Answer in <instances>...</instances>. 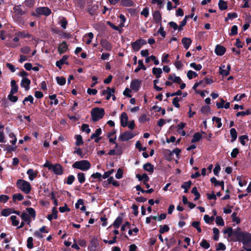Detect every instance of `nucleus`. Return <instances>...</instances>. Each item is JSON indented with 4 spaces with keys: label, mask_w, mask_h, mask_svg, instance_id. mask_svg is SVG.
Segmentation results:
<instances>
[{
    "label": "nucleus",
    "mask_w": 251,
    "mask_h": 251,
    "mask_svg": "<svg viewBox=\"0 0 251 251\" xmlns=\"http://www.w3.org/2000/svg\"><path fill=\"white\" fill-rule=\"evenodd\" d=\"M244 232L240 227H237L234 230L231 227H228L224 231L225 233L227 234L229 240L232 241H240Z\"/></svg>",
    "instance_id": "f257e3e1"
},
{
    "label": "nucleus",
    "mask_w": 251,
    "mask_h": 251,
    "mask_svg": "<svg viewBox=\"0 0 251 251\" xmlns=\"http://www.w3.org/2000/svg\"><path fill=\"white\" fill-rule=\"evenodd\" d=\"M73 168L77 169L82 171L88 170L91 167V164L86 160L75 161L73 165Z\"/></svg>",
    "instance_id": "f03ea898"
},
{
    "label": "nucleus",
    "mask_w": 251,
    "mask_h": 251,
    "mask_svg": "<svg viewBox=\"0 0 251 251\" xmlns=\"http://www.w3.org/2000/svg\"><path fill=\"white\" fill-rule=\"evenodd\" d=\"M104 110L102 108L96 107L92 109L91 115L93 120L97 121L102 118L104 115Z\"/></svg>",
    "instance_id": "7ed1b4c3"
},
{
    "label": "nucleus",
    "mask_w": 251,
    "mask_h": 251,
    "mask_svg": "<svg viewBox=\"0 0 251 251\" xmlns=\"http://www.w3.org/2000/svg\"><path fill=\"white\" fill-rule=\"evenodd\" d=\"M17 185L18 187L25 194H28L31 190L30 183L24 180L19 179L17 181Z\"/></svg>",
    "instance_id": "20e7f679"
},
{
    "label": "nucleus",
    "mask_w": 251,
    "mask_h": 251,
    "mask_svg": "<svg viewBox=\"0 0 251 251\" xmlns=\"http://www.w3.org/2000/svg\"><path fill=\"white\" fill-rule=\"evenodd\" d=\"M245 246L251 247V234L244 231L241 240H240Z\"/></svg>",
    "instance_id": "39448f33"
},
{
    "label": "nucleus",
    "mask_w": 251,
    "mask_h": 251,
    "mask_svg": "<svg viewBox=\"0 0 251 251\" xmlns=\"http://www.w3.org/2000/svg\"><path fill=\"white\" fill-rule=\"evenodd\" d=\"M135 134L131 131H126L120 134L119 139L122 141H126L132 139Z\"/></svg>",
    "instance_id": "423d86ee"
},
{
    "label": "nucleus",
    "mask_w": 251,
    "mask_h": 251,
    "mask_svg": "<svg viewBox=\"0 0 251 251\" xmlns=\"http://www.w3.org/2000/svg\"><path fill=\"white\" fill-rule=\"evenodd\" d=\"M146 44V41L143 39H139L131 44V46L134 51H138L140 48Z\"/></svg>",
    "instance_id": "0eeeda50"
},
{
    "label": "nucleus",
    "mask_w": 251,
    "mask_h": 251,
    "mask_svg": "<svg viewBox=\"0 0 251 251\" xmlns=\"http://www.w3.org/2000/svg\"><path fill=\"white\" fill-rule=\"evenodd\" d=\"M36 12L40 15H44L45 16H49L51 13L50 9L47 7H41L37 8L36 9Z\"/></svg>",
    "instance_id": "6e6552de"
},
{
    "label": "nucleus",
    "mask_w": 251,
    "mask_h": 251,
    "mask_svg": "<svg viewBox=\"0 0 251 251\" xmlns=\"http://www.w3.org/2000/svg\"><path fill=\"white\" fill-rule=\"evenodd\" d=\"M141 81L135 79L132 80L130 83V88L134 91L137 92L140 87Z\"/></svg>",
    "instance_id": "1a4fd4ad"
},
{
    "label": "nucleus",
    "mask_w": 251,
    "mask_h": 251,
    "mask_svg": "<svg viewBox=\"0 0 251 251\" xmlns=\"http://www.w3.org/2000/svg\"><path fill=\"white\" fill-rule=\"evenodd\" d=\"M230 70V65H228L226 67L225 65H222L220 67V74L223 76H227L229 74Z\"/></svg>",
    "instance_id": "9d476101"
},
{
    "label": "nucleus",
    "mask_w": 251,
    "mask_h": 251,
    "mask_svg": "<svg viewBox=\"0 0 251 251\" xmlns=\"http://www.w3.org/2000/svg\"><path fill=\"white\" fill-rule=\"evenodd\" d=\"M68 50V46L65 41L61 43L58 47V51L60 54L66 52Z\"/></svg>",
    "instance_id": "9b49d317"
},
{
    "label": "nucleus",
    "mask_w": 251,
    "mask_h": 251,
    "mask_svg": "<svg viewBox=\"0 0 251 251\" xmlns=\"http://www.w3.org/2000/svg\"><path fill=\"white\" fill-rule=\"evenodd\" d=\"M115 90L114 88L107 87L106 89L102 91V95L106 96V99L109 100L112 95L114 93Z\"/></svg>",
    "instance_id": "f8f14e48"
},
{
    "label": "nucleus",
    "mask_w": 251,
    "mask_h": 251,
    "mask_svg": "<svg viewBox=\"0 0 251 251\" xmlns=\"http://www.w3.org/2000/svg\"><path fill=\"white\" fill-rule=\"evenodd\" d=\"M31 83L30 80L27 77H24L21 83V86L22 87L24 88L27 91L29 89V85Z\"/></svg>",
    "instance_id": "ddd939ff"
},
{
    "label": "nucleus",
    "mask_w": 251,
    "mask_h": 251,
    "mask_svg": "<svg viewBox=\"0 0 251 251\" xmlns=\"http://www.w3.org/2000/svg\"><path fill=\"white\" fill-rule=\"evenodd\" d=\"M52 169L54 173L56 175H61L63 174V170L60 164H56L53 165Z\"/></svg>",
    "instance_id": "4468645a"
},
{
    "label": "nucleus",
    "mask_w": 251,
    "mask_h": 251,
    "mask_svg": "<svg viewBox=\"0 0 251 251\" xmlns=\"http://www.w3.org/2000/svg\"><path fill=\"white\" fill-rule=\"evenodd\" d=\"M226 48L221 45H217L215 50V53L220 56L223 55L226 51Z\"/></svg>",
    "instance_id": "2eb2a0df"
},
{
    "label": "nucleus",
    "mask_w": 251,
    "mask_h": 251,
    "mask_svg": "<svg viewBox=\"0 0 251 251\" xmlns=\"http://www.w3.org/2000/svg\"><path fill=\"white\" fill-rule=\"evenodd\" d=\"M100 45L102 48L107 51H110L112 49L111 44L106 40H101Z\"/></svg>",
    "instance_id": "dca6fc26"
},
{
    "label": "nucleus",
    "mask_w": 251,
    "mask_h": 251,
    "mask_svg": "<svg viewBox=\"0 0 251 251\" xmlns=\"http://www.w3.org/2000/svg\"><path fill=\"white\" fill-rule=\"evenodd\" d=\"M68 59V56L67 55H64L62 58L56 62V66L58 67L59 69H61L62 67V65L64 64H68L67 60Z\"/></svg>",
    "instance_id": "f3484780"
},
{
    "label": "nucleus",
    "mask_w": 251,
    "mask_h": 251,
    "mask_svg": "<svg viewBox=\"0 0 251 251\" xmlns=\"http://www.w3.org/2000/svg\"><path fill=\"white\" fill-rule=\"evenodd\" d=\"M128 117L126 113L123 112L121 115V124L123 127L127 126Z\"/></svg>",
    "instance_id": "a211bd4d"
},
{
    "label": "nucleus",
    "mask_w": 251,
    "mask_h": 251,
    "mask_svg": "<svg viewBox=\"0 0 251 251\" xmlns=\"http://www.w3.org/2000/svg\"><path fill=\"white\" fill-rule=\"evenodd\" d=\"M5 129H6V131L7 132V133H8L9 137L10 138L12 139V140L10 141L11 143H12V144L13 145H15L17 141L15 135L14 134V133L10 131V129L9 128L6 127Z\"/></svg>",
    "instance_id": "6ab92c4d"
},
{
    "label": "nucleus",
    "mask_w": 251,
    "mask_h": 251,
    "mask_svg": "<svg viewBox=\"0 0 251 251\" xmlns=\"http://www.w3.org/2000/svg\"><path fill=\"white\" fill-rule=\"evenodd\" d=\"M182 43L184 46V48L187 50L189 49L192 43V40L189 38L184 37L181 40Z\"/></svg>",
    "instance_id": "aec40b11"
},
{
    "label": "nucleus",
    "mask_w": 251,
    "mask_h": 251,
    "mask_svg": "<svg viewBox=\"0 0 251 251\" xmlns=\"http://www.w3.org/2000/svg\"><path fill=\"white\" fill-rule=\"evenodd\" d=\"M11 90L10 93L11 94H14L16 93L18 90V86L16 84V81L15 80H12L11 81Z\"/></svg>",
    "instance_id": "412c9836"
},
{
    "label": "nucleus",
    "mask_w": 251,
    "mask_h": 251,
    "mask_svg": "<svg viewBox=\"0 0 251 251\" xmlns=\"http://www.w3.org/2000/svg\"><path fill=\"white\" fill-rule=\"evenodd\" d=\"M27 174L28 175L29 179L32 181L37 176V172L34 171L33 169H30L27 170Z\"/></svg>",
    "instance_id": "4be33fe9"
},
{
    "label": "nucleus",
    "mask_w": 251,
    "mask_h": 251,
    "mask_svg": "<svg viewBox=\"0 0 251 251\" xmlns=\"http://www.w3.org/2000/svg\"><path fill=\"white\" fill-rule=\"evenodd\" d=\"M210 181L211 183H214L215 185H219L222 187V189L224 190V182L223 181H219L217 180V179L213 177L211 178Z\"/></svg>",
    "instance_id": "5701e85b"
},
{
    "label": "nucleus",
    "mask_w": 251,
    "mask_h": 251,
    "mask_svg": "<svg viewBox=\"0 0 251 251\" xmlns=\"http://www.w3.org/2000/svg\"><path fill=\"white\" fill-rule=\"evenodd\" d=\"M153 18L155 22L157 23H159L161 21V15L158 11H156L153 13Z\"/></svg>",
    "instance_id": "b1692460"
},
{
    "label": "nucleus",
    "mask_w": 251,
    "mask_h": 251,
    "mask_svg": "<svg viewBox=\"0 0 251 251\" xmlns=\"http://www.w3.org/2000/svg\"><path fill=\"white\" fill-rule=\"evenodd\" d=\"M152 72L154 75L157 78H159L161 76L162 73V69L160 68H153Z\"/></svg>",
    "instance_id": "393cba45"
},
{
    "label": "nucleus",
    "mask_w": 251,
    "mask_h": 251,
    "mask_svg": "<svg viewBox=\"0 0 251 251\" xmlns=\"http://www.w3.org/2000/svg\"><path fill=\"white\" fill-rule=\"evenodd\" d=\"M168 79L172 80L174 82L178 84H180L181 82V79L180 77L176 76L175 75H170L168 77Z\"/></svg>",
    "instance_id": "a878e982"
},
{
    "label": "nucleus",
    "mask_w": 251,
    "mask_h": 251,
    "mask_svg": "<svg viewBox=\"0 0 251 251\" xmlns=\"http://www.w3.org/2000/svg\"><path fill=\"white\" fill-rule=\"evenodd\" d=\"M138 67L134 70V72L135 73L138 72L141 69H142L143 70H146V67L143 64V61L142 60H138Z\"/></svg>",
    "instance_id": "bb28decb"
},
{
    "label": "nucleus",
    "mask_w": 251,
    "mask_h": 251,
    "mask_svg": "<svg viewBox=\"0 0 251 251\" xmlns=\"http://www.w3.org/2000/svg\"><path fill=\"white\" fill-rule=\"evenodd\" d=\"M94 35L92 32H89L88 34L85 35L83 39L85 40L87 44H90L92 42V39L93 38Z\"/></svg>",
    "instance_id": "cd10ccee"
},
{
    "label": "nucleus",
    "mask_w": 251,
    "mask_h": 251,
    "mask_svg": "<svg viewBox=\"0 0 251 251\" xmlns=\"http://www.w3.org/2000/svg\"><path fill=\"white\" fill-rule=\"evenodd\" d=\"M136 176L139 179V180L142 181L143 182L148 181L150 179L149 177L146 174H144L142 175L137 174L136 175Z\"/></svg>",
    "instance_id": "c85d7f7f"
},
{
    "label": "nucleus",
    "mask_w": 251,
    "mask_h": 251,
    "mask_svg": "<svg viewBox=\"0 0 251 251\" xmlns=\"http://www.w3.org/2000/svg\"><path fill=\"white\" fill-rule=\"evenodd\" d=\"M143 168L148 172L152 173L153 172V166L150 163L145 164Z\"/></svg>",
    "instance_id": "c756f323"
},
{
    "label": "nucleus",
    "mask_w": 251,
    "mask_h": 251,
    "mask_svg": "<svg viewBox=\"0 0 251 251\" xmlns=\"http://www.w3.org/2000/svg\"><path fill=\"white\" fill-rule=\"evenodd\" d=\"M219 8L221 10H224L227 8V2L223 0H220L218 2Z\"/></svg>",
    "instance_id": "7c9ffc66"
},
{
    "label": "nucleus",
    "mask_w": 251,
    "mask_h": 251,
    "mask_svg": "<svg viewBox=\"0 0 251 251\" xmlns=\"http://www.w3.org/2000/svg\"><path fill=\"white\" fill-rule=\"evenodd\" d=\"M153 61L155 65H157L159 64V61L156 59V57L154 55H151L150 57H147L145 59V62L148 63L150 60Z\"/></svg>",
    "instance_id": "2f4dec72"
},
{
    "label": "nucleus",
    "mask_w": 251,
    "mask_h": 251,
    "mask_svg": "<svg viewBox=\"0 0 251 251\" xmlns=\"http://www.w3.org/2000/svg\"><path fill=\"white\" fill-rule=\"evenodd\" d=\"M13 210L11 208H5L2 210L1 215L3 216H8L13 213Z\"/></svg>",
    "instance_id": "473e14b6"
},
{
    "label": "nucleus",
    "mask_w": 251,
    "mask_h": 251,
    "mask_svg": "<svg viewBox=\"0 0 251 251\" xmlns=\"http://www.w3.org/2000/svg\"><path fill=\"white\" fill-rule=\"evenodd\" d=\"M122 222V218L121 217H118L113 224V226L116 228H118Z\"/></svg>",
    "instance_id": "72a5a7b5"
},
{
    "label": "nucleus",
    "mask_w": 251,
    "mask_h": 251,
    "mask_svg": "<svg viewBox=\"0 0 251 251\" xmlns=\"http://www.w3.org/2000/svg\"><path fill=\"white\" fill-rule=\"evenodd\" d=\"M202 135L201 133L199 132L195 133L193 137V138L191 140L192 143L197 142L201 138Z\"/></svg>",
    "instance_id": "f704fd0d"
},
{
    "label": "nucleus",
    "mask_w": 251,
    "mask_h": 251,
    "mask_svg": "<svg viewBox=\"0 0 251 251\" xmlns=\"http://www.w3.org/2000/svg\"><path fill=\"white\" fill-rule=\"evenodd\" d=\"M21 217L24 221L27 222L28 223V224H29L31 222L30 217L26 213H22L21 215Z\"/></svg>",
    "instance_id": "c9c22d12"
},
{
    "label": "nucleus",
    "mask_w": 251,
    "mask_h": 251,
    "mask_svg": "<svg viewBox=\"0 0 251 251\" xmlns=\"http://www.w3.org/2000/svg\"><path fill=\"white\" fill-rule=\"evenodd\" d=\"M122 4L125 6L130 7L134 5V2L132 0H122Z\"/></svg>",
    "instance_id": "e433bc0d"
},
{
    "label": "nucleus",
    "mask_w": 251,
    "mask_h": 251,
    "mask_svg": "<svg viewBox=\"0 0 251 251\" xmlns=\"http://www.w3.org/2000/svg\"><path fill=\"white\" fill-rule=\"evenodd\" d=\"M232 142H234L237 138V132L235 128H232L230 130Z\"/></svg>",
    "instance_id": "4c0bfd02"
},
{
    "label": "nucleus",
    "mask_w": 251,
    "mask_h": 251,
    "mask_svg": "<svg viewBox=\"0 0 251 251\" xmlns=\"http://www.w3.org/2000/svg\"><path fill=\"white\" fill-rule=\"evenodd\" d=\"M77 176L78 181L80 183H83V182H84V181L85 180V175H84V173H79L77 174Z\"/></svg>",
    "instance_id": "58836bf2"
},
{
    "label": "nucleus",
    "mask_w": 251,
    "mask_h": 251,
    "mask_svg": "<svg viewBox=\"0 0 251 251\" xmlns=\"http://www.w3.org/2000/svg\"><path fill=\"white\" fill-rule=\"evenodd\" d=\"M56 80L57 82V83L60 85H63L65 84L66 83V79L65 77H59V76H57L56 77Z\"/></svg>",
    "instance_id": "ea45409f"
},
{
    "label": "nucleus",
    "mask_w": 251,
    "mask_h": 251,
    "mask_svg": "<svg viewBox=\"0 0 251 251\" xmlns=\"http://www.w3.org/2000/svg\"><path fill=\"white\" fill-rule=\"evenodd\" d=\"M101 134V129L100 128H98L96 130L95 133L91 135L92 139H95L96 137H98Z\"/></svg>",
    "instance_id": "a19ab883"
},
{
    "label": "nucleus",
    "mask_w": 251,
    "mask_h": 251,
    "mask_svg": "<svg viewBox=\"0 0 251 251\" xmlns=\"http://www.w3.org/2000/svg\"><path fill=\"white\" fill-rule=\"evenodd\" d=\"M191 185V182L190 181H188L187 182H185L181 185V187L185 189L184 190L185 193H187L188 192V189L190 187Z\"/></svg>",
    "instance_id": "79ce46f5"
},
{
    "label": "nucleus",
    "mask_w": 251,
    "mask_h": 251,
    "mask_svg": "<svg viewBox=\"0 0 251 251\" xmlns=\"http://www.w3.org/2000/svg\"><path fill=\"white\" fill-rule=\"evenodd\" d=\"M6 45L8 47L12 48H16L20 46V43H15L13 41H12L11 42H9V43H7L6 44Z\"/></svg>",
    "instance_id": "37998d69"
},
{
    "label": "nucleus",
    "mask_w": 251,
    "mask_h": 251,
    "mask_svg": "<svg viewBox=\"0 0 251 251\" xmlns=\"http://www.w3.org/2000/svg\"><path fill=\"white\" fill-rule=\"evenodd\" d=\"M169 227L166 225H164L163 226H160L159 232L160 233V234H163L165 232H168L169 230Z\"/></svg>",
    "instance_id": "c03bdc74"
},
{
    "label": "nucleus",
    "mask_w": 251,
    "mask_h": 251,
    "mask_svg": "<svg viewBox=\"0 0 251 251\" xmlns=\"http://www.w3.org/2000/svg\"><path fill=\"white\" fill-rule=\"evenodd\" d=\"M200 246L205 249H207L209 248L210 246L209 243H208L207 241L205 239H203L202 240V241L200 243Z\"/></svg>",
    "instance_id": "a18cd8bd"
},
{
    "label": "nucleus",
    "mask_w": 251,
    "mask_h": 251,
    "mask_svg": "<svg viewBox=\"0 0 251 251\" xmlns=\"http://www.w3.org/2000/svg\"><path fill=\"white\" fill-rule=\"evenodd\" d=\"M213 233H214L213 239L215 241H218L219 239V229L216 227H214L213 229Z\"/></svg>",
    "instance_id": "49530a36"
},
{
    "label": "nucleus",
    "mask_w": 251,
    "mask_h": 251,
    "mask_svg": "<svg viewBox=\"0 0 251 251\" xmlns=\"http://www.w3.org/2000/svg\"><path fill=\"white\" fill-rule=\"evenodd\" d=\"M187 76L189 79H191L193 78L196 77L197 76V74L194 71L190 70L187 72Z\"/></svg>",
    "instance_id": "de8ad7c7"
},
{
    "label": "nucleus",
    "mask_w": 251,
    "mask_h": 251,
    "mask_svg": "<svg viewBox=\"0 0 251 251\" xmlns=\"http://www.w3.org/2000/svg\"><path fill=\"white\" fill-rule=\"evenodd\" d=\"M192 193L193 194H194L195 196V198L194 199V200L195 201H197L198 200V199H199L200 197V194L199 193V192H198L197 191V188L196 187H194L193 188L192 191H191Z\"/></svg>",
    "instance_id": "09e8293b"
},
{
    "label": "nucleus",
    "mask_w": 251,
    "mask_h": 251,
    "mask_svg": "<svg viewBox=\"0 0 251 251\" xmlns=\"http://www.w3.org/2000/svg\"><path fill=\"white\" fill-rule=\"evenodd\" d=\"M57 217V211L53 209L52 210V213L50 215H48V219L51 221L53 219H55Z\"/></svg>",
    "instance_id": "8fccbe9b"
},
{
    "label": "nucleus",
    "mask_w": 251,
    "mask_h": 251,
    "mask_svg": "<svg viewBox=\"0 0 251 251\" xmlns=\"http://www.w3.org/2000/svg\"><path fill=\"white\" fill-rule=\"evenodd\" d=\"M239 139L241 144L245 146L246 145V140H248V136L246 135H242L240 137Z\"/></svg>",
    "instance_id": "3c124183"
},
{
    "label": "nucleus",
    "mask_w": 251,
    "mask_h": 251,
    "mask_svg": "<svg viewBox=\"0 0 251 251\" xmlns=\"http://www.w3.org/2000/svg\"><path fill=\"white\" fill-rule=\"evenodd\" d=\"M187 17L185 16V17L182 20V21L181 22L180 25L179 26H178L179 31L182 30L183 29V27L186 25V23H187Z\"/></svg>",
    "instance_id": "603ef678"
},
{
    "label": "nucleus",
    "mask_w": 251,
    "mask_h": 251,
    "mask_svg": "<svg viewBox=\"0 0 251 251\" xmlns=\"http://www.w3.org/2000/svg\"><path fill=\"white\" fill-rule=\"evenodd\" d=\"M56 96L55 95H52L49 96L50 99L51 100H53V101H51L50 104H54L55 105H57L58 103V100L56 99Z\"/></svg>",
    "instance_id": "864d4df0"
},
{
    "label": "nucleus",
    "mask_w": 251,
    "mask_h": 251,
    "mask_svg": "<svg viewBox=\"0 0 251 251\" xmlns=\"http://www.w3.org/2000/svg\"><path fill=\"white\" fill-rule=\"evenodd\" d=\"M108 183L112 184L115 186H118L119 185L118 182L115 180L113 177H110L108 178Z\"/></svg>",
    "instance_id": "5fc2aeb1"
},
{
    "label": "nucleus",
    "mask_w": 251,
    "mask_h": 251,
    "mask_svg": "<svg viewBox=\"0 0 251 251\" xmlns=\"http://www.w3.org/2000/svg\"><path fill=\"white\" fill-rule=\"evenodd\" d=\"M212 121L214 122H215L217 124V127L218 128H220L222 126V123L221 122L220 118H219L218 117H213L212 118Z\"/></svg>",
    "instance_id": "6e6d98bb"
},
{
    "label": "nucleus",
    "mask_w": 251,
    "mask_h": 251,
    "mask_svg": "<svg viewBox=\"0 0 251 251\" xmlns=\"http://www.w3.org/2000/svg\"><path fill=\"white\" fill-rule=\"evenodd\" d=\"M231 217L233 222H235L236 224H239L240 222V219L237 217L236 213H233Z\"/></svg>",
    "instance_id": "4d7b16f0"
},
{
    "label": "nucleus",
    "mask_w": 251,
    "mask_h": 251,
    "mask_svg": "<svg viewBox=\"0 0 251 251\" xmlns=\"http://www.w3.org/2000/svg\"><path fill=\"white\" fill-rule=\"evenodd\" d=\"M180 99L178 98V97H175L173 100V105L176 107V108H179L180 106V105L179 104V101H180Z\"/></svg>",
    "instance_id": "13d9d810"
},
{
    "label": "nucleus",
    "mask_w": 251,
    "mask_h": 251,
    "mask_svg": "<svg viewBox=\"0 0 251 251\" xmlns=\"http://www.w3.org/2000/svg\"><path fill=\"white\" fill-rule=\"evenodd\" d=\"M81 129L83 131L86 132L87 133H89L91 132V129L89 126L87 124H82L81 126Z\"/></svg>",
    "instance_id": "bf43d9fd"
},
{
    "label": "nucleus",
    "mask_w": 251,
    "mask_h": 251,
    "mask_svg": "<svg viewBox=\"0 0 251 251\" xmlns=\"http://www.w3.org/2000/svg\"><path fill=\"white\" fill-rule=\"evenodd\" d=\"M190 67L193 68L194 69L197 70V71H199L200 70L201 68H202V66L200 64H196L195 63H192L190 64Z\"/></svg>",
    "instance_id": "052dcab7"
},
{
    "label": "nucleus",
    "mask_w": 251,
    "mask_h": 251,
    "mask_svg": "<svg viewBox=\"0 0 251 251\" xmlns=\"http://www.w3.org/2000/svg\"><path fill=\"white\" fill-rule=\"evenodd\" d=\"M13 201H15L16 200L22 201L24 199V197L21 194H14L13 196Z\"/></svg>",
    "instance_id": "680f3d73"
},
{
    "label": "nucleus",
    "mask_w": 251,
    "mask_h": 251,
    "mask_svg": "<svg viewBox=\"0 0 251 251\" xmlns=\"http://www.w3.org/2000/svg\"><path fill=\"white\" fill-rule=\"evenodd\" d=\"M10 219L12 221V224L13 226H17L19 225V221L17 220V217L16 216H11Z\"/></svg>",
    "instance_id": "e2e57ef3"
},
{
    "label": "nucleus",
    "mask_w": 251,
    "mask_h": 251,
    "mask_svg": "<svg viewBox=\"0 0 251 251\" xmlns=\"http://www.w3.org/2000/svg\"><path fill=\"white\" fill-rule=\"evenodd\" d=\"M27 247L28 249H32L33 247V238L31 237H29L27 240Z\"/></svg>",
    "instance_id": "0e129e2a"
},
{
    "label": "nucleus",
    "mask_w": 251,
    "mask_h": 251,
    "mask_svg": "<svg viewBox=\"0 0 251 251\" xmlns=\"http://www.w3.org/2000/svg\"><path fill=\"white\" fill-rule=\"evenodd\" d=\"M26 210L28 212V214L31 217L35 218V211L32 208H28L26 209Z\"/></svg>",
    "instance_id": "69168bd1"
},
{
    "label": "nucleus",
    "mask_w": 251,
    "mask_h": 251,
    "mask_svg": "<svg viewBox=\"0 0 251 251\" xmlns=\"http://www.w3.org/2000/svg\"><path fill=\"white\" fill-rule=\"evenodd\" d=\"M157 33L158 34H160V35L163 37H165L166 34V32L164 30V27L161 25H160V26Z\"/></svg>",
    "instance_id": "338daca9"
},
{
    "label": "nucleus",
    "mask_w": 251,
    "mask_h": 251,
    "mask_svg": "<svg viewBox=\"0 0 251 251\" xmlns=\"http://www.w3.org/2000/svg\"><path fill=\"white\" fill-rule=\"evenodd\" d=\"M216 223L218 225L223 226L224 225V222L223 218L221 217H217L216 218Z\"/></svg>",
    "instance_id": "774afa93"
}]
</instances>
